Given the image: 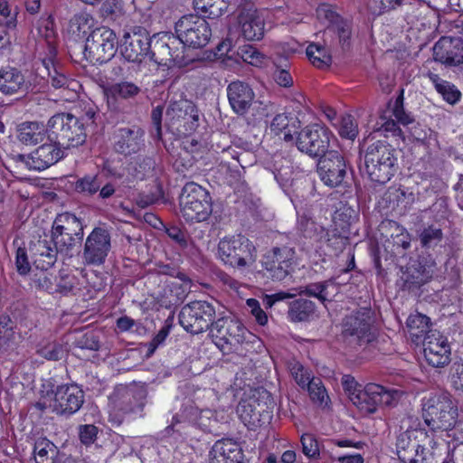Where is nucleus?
I'll use <instances>...</instances> for the list:
<instances>
[{"instance_id": "nucleus-41", "label": "nucleus", "mask_w": 463, "mask_h": 463, "mask_svg": "<svg viewBox=\"0 0 463 463\" xmlns=\"http://www.w3.org/2000/svg\"><path fill=\"white\" fill-rule=\"evenodd\" d=\"M170 55L173 58V67H185L194 61V58L186 51V44L181 41L180 37L175 35L170 36Z\"/></svg>"}, {"instance_id": "nucleus-63", "label": "nucleus", "mask_w": 463, "mask_h": 463, "mask_svg": "<svg viewBox=\"0 0 463 463\" xmlns=\"http://www.w3.org/2000/svg\"><path fill=\"white\" fill-rule=\"evenodd\" d=\"M165 232L170 239L179 245L182 249H187L190 244V239L185 231L177 226H170L165 229Z\"/></svg>"}, {"instance_id": "nucleus-56", "label": "nucleus", "mask_w": 463, "mask_h": 463, "mask_svg": "<svg viewBox=\"0 0 463 463\" xmlns=\"http://www.w3.org/2000/svg\"><path fill=\"white\" fill-rule=\"evenodd\" d=\"M339 134L342 137L354 140L358 135L357 124L351 115H345L341 118Z\"/></svg>"}, {"instance_id": "nucleus-32", "label": "nucleus", "mask_w": 463, "mask_h": 463, "mask_svg": "<svg viewBox=\"0 0 463 463\" xmlns=\"http://www.w3.org/2000/svg\"><path fill=\"white\" fill-rule=\"evenodd\" d=\"M243 452L241 445L231 439L217 440L210 454V463H242Z\"/></svg>"}, {"instance_id": "nucleus-57", "label": "nucleus", "mask_w": 463, "mask_h": 463, "mask_svg": "<svg viewBox=\"0 0 463 463\" xmlns=\"http://www.w3.org/2000/svg\"><path fill=\"white\" fill-rule=\"evenodd\" d=\"M405 0H373L370 5L373 14L381 15L401 6Z\"/></svg>"}, {"instance_id": "nucleus-29", "label": "nucleus", "mask_w": 463, "mask_h": 463, "mask_svg": "<svg viewBox=\"0 0 463 463\" xmlns=\"http://www.w3.org/2000/svg\"><path fill=\"white\" fill-rule=\"evenodd\" d=\"M424 356L433 367H443L450 362V347L443 335H428L423 343Z\"/></svg>"}, {"instance_id": "nucleus-19", "label": "nucleus", "mask_w": 463, "mask_h": 463, "mask_svg": "<svg viewBox=\"0 0 463 463\" xmlns=\"http://www.w3.org/2000/svg\"><path fill=\"white\" fill-rule=\"evenodd\" d=\"M317 16L320 21L328 24L325 34L333 37L331 47L339 45L342 52L349 50L351 46V25L344 20L335 8L328 4H321L317 8Z\"/></svg>"}, {"instance_id": "nucleus-27", "label": "nucleus", "mask_w": 463, "mask_h": 463, "mask_svg": "<svg viewBox=\"0 0 463 463\" xmlns=\"http://www.w3.org/2000/svg\"><path fill=\"white\" fill-rule=\"evenodd\" d=\"M145 131L137 126L118 128L114 136V149L118 154L130 156L145 147Z\"/></svg>"}, {"instance_id": "nucleus-10", "label": "nucleus", "mask_w": 463, "mask_h": 463, "mask_svg": "<svg viewBox=\"0 0 463 463\" xmlns=\"http://www.w3.org/2000/svg\"><path fill=\"white\" fill-rule=\"evenodd\" d=\"M284 140L295 141L297 148L310 157H321L328 152L330 132L320 125L313 124L302 128L296 137L289 131L285 132Z\"/></svg>"}, {"instance_id": "nucleus-17", "label": "nucleus", "mask_w": 463, "mask_h": 463, "mask_svg": "<svg viewBox=\"0 0 463 463\" xmlns=\"http://www.w3.org/2000/svg\"><path fill=\"white\" fill-rule=\"evenodd\" d=\"M247 333L242 323L232 317H222L215 320L210 332L215 345L223 352L241 345Z\"/></svg>"}, {"instance_id": "nucleus-22", "label": "nucleus", "mask_w": 463, "mask_h": 463, "mask_svg": "<svg viewBox=\"0 0 463 463\" xmlns=\"http://www.w3.org/2000/svg\"><path fill=\"white\" fill-rule=\"evenodd\" d=\"M111 250V234L103 227H95L87 236L82 251L83 263L100 266Z\"/></svg>"}, {"instance_id": "nucleus-4", "label": "nucleus", "mask_w": 463, "mask_h": 463, "mask_svg": "<svg viewBox=\"0 0 463 463\" xmlns=\"http://www.w3.org/2000/svg\"><path fill=\"white\" fill-rule=\"evenodd\" d=\"M48 126L58 146L61 148L78 147L86 141L84 122L71 113H59L52 116L48 121Z\"/></svg>"}, {"instance_id": "nucleus-40", "label": "nucleus", "mask_w": 463, "mask_h": 463, "mask_svg": "<svg viewBox=\"0 0 463 463\" xmlns=\"http://www.w3.org/2000/svg\"><path fill=\"white\" fill-rule=\"evenodd\" d=\"M24 82V76L16 69L11 68L0 71V91L4 94L15 93L21 89Z\"/></svg>"}, {"instance_id": "nucleus-60", "label": "nucleus", "mask_w": 463, "mask_h": 463, "mask_svg": "<svg viewBox=\"0 0 463 463\" xmlns=\"http://www.w3.org/2000/svg\"><path fill=\"white\" fill-rule=\"evenodd\" d=\"M78 430L79 439L85 446L93 444L97 439L99 429L93 424L80 425Z\"/></svg>"}, {"instance_id": "nucleus-37", "label": "nucleus", "mask_w": 463, "mask_h": 463, "mask_svg": "<svg viewBox=\"0 0 463 463\" xmlns=\"http://www.w3.org/2000/svg\"><path fill=\"white\" fill-rule=\"evenodd\" d=\"M195 106L187 99L170 101L166 109V115L173 119H184L187 122L198 121Z\"/></svg>"}, {"instance_id": "nucleus-49", "label": "nucleus", "mask_w": 463, "mask_h": 463, "mask_svg": "<svg viewBox=\"0 0 463 463\" xmlns=\"http://www.w3.org/2000/svg\"><path fill=\"white\" fill-rule=\"evenodd\" d=\"M34 90L33 84L31 86V91ZM44 90H39V86L35 88V91L31 95V111L33 113L43 117L45 113L48 112V109L51 107L52 102L46 96L42 93Z\"/></svg>"}, {"instance_id": "nucleus-23", "label": "nucleus", "mask_w": 463, "mask_h": 463, "mask_svg": "<svg viewBox=\"0 0 463 463\" xmlns=\"http://www.w3.org/2000/svg\"><path fill=\"white\" fill-rule=\"evenodd\" d=\"M140 92V87L131 81H120L103 88L108 109L115 114L123 113L125 100L135 99Z\"/></svg>"}, {"instance_id": "nucleus-13", "label": "nucleus", "mask_w": 463, "mask_h": 463, "mask_svg": "<svg viewBox=\"0 0 463 463\" xmlns=\"http://www.w3.org/2000/svg\"><path fill=\"white\" fill-rule=\"evenodd\" d=\"M20 197L22 198V202L18 204L16 221L19 222V224H16L19 232L13 241V247L14 250V267L16 271V273H14L13 275V279H16L19 286L22 287L19 278L23 279L24 282L27 281V276L29 275V259L26 232H24L21 230L29 220V213H26L28 205L27 196L20 194Z\"/></svg>"}, {"instance_id": "nucleus-58", "label": "nucleus", "mask_w": 463, "mask_h": 463, "mask_svg": "<svg viewBox=\"0 0 463 463\" xmlns=\"http://www.w3.org/2000/svg\"><path fill=\"white\" fill-rule=\"evenodd\" d=\"M238 55L243 61L251 65L261 63L263 55L252 45L247 44L239 48Z\"/></svg>"}, {"instance_id": "nucleus-46", "label": "nucleus", "mask_w": 463, "mask_h": 463, "mask_svg": "<svg viewBox=\"0 0 463 463\" xmlns=\"http://www.w3.org/2000/svg\"><path fill=\"white\" fill-rule=\"evenodd\" d=\"M102 185V181L99 175H86L78 179L75 183V190L78 193L93 195Z\"/></svg>"}, {"instance_id": "nucleus-14", "label": "nucleus", "mask_w": 463, "mask_h": 463, "mask_svg": "<svg viewBox=\"0 0 463 463\" xmlns=\"http://www.w3.org/2000/svg\"><path fill=\"white\" fill-rule=\"evenodd\" d=\"M295 254L294 247L288 244L272 247L261 260L265 276L274 281H283L293 271Z\"/></svg>"}, {"instance_id": "nucleus-50", "label": "nucleus", "mask_w": 463, "mask_h": 463, "mask_svg": "<svg viewBox=\"0 0 463 463\" xmlns=\"http://www.w3.org/2000/svg\"><path fill=\"white\" fill-rule=\"evenodd\" d=\"M430 317L420 313L411 314L407 319V326L411 331V335L417 337L425 334L429 330Z\"/></svg>"}, {"instance_id": "nucleus-43", "label": "nucleus", "mask_w": 463, "mask_h": 463, "mask_svg": "<svg viewBox=\"0 0 463 463\" xmlns=\"http://www.w3.org/2000/svg\"><path fill=\"white\" fill-rule=\"evenodd\" d=\"M426 282L419 269L415 265H411L405 270H402L398 285L402 290L414 291Z\"/></svg>"}, {"instance_id": "nucleus-33", "label": "nucleus", "mask_w": 463, "mask_h": 463, "mask_svg": "<svg viewBox=\"0 0 463 463\" xmlns=\"http://www.w3.org/2000/svg\"><path fill=\"white\" fill-rule=\"evenodd\" d=\"M34 150H31V168L43 170L55 164L63 157L61 147L58 146L56 140L37 145Z\"/></svg>"}, {"instance_id": "nucleus-12", "label": "nucleus", "mask_w": 463, "mask_h": 463, "mask_svg": "<svg viewBox=\"0 0 463 463\" xmlns=\"http://www.w3.org/2000/svg\"><path fill=\"white\" fill-rule=\"evenodd\" d=\"M216 311L213 304L196 300L184 305L179 313V323L183 328L194 335L210 329L214 323Z\"/></svg>"}, {"instance_id": "nucleus-53", "label": "nucleus", "mask_w": 463, "mask_h": 463, "mask_svg": "<svg viewBox=\"0 0 463 463\" xmlns=\"http://www.w3.org/2000/svg\"><path fill=\"white\" fill-rule=\"evenodd\" d=\"M49 128H46L42 122L31 121V146L52 140Z\"/></svg>"}, {"instance_id": "nucleus-55", "label": "nucleus", "mask_w": 463, "mask_h": 463, "mask_svg": "<svg viewBox=\"0 0 463 463\" xmlns=\"http://www.w3.org/2000/svg\"><path fill=\"white\" fill-rule=\"evenodd\" d=\"M301 444L303 453L309 458H318L320 448L318 441L314 435L305 433L301 436Z\"/></svg>"}, {"instance_id": "nucleus-35", "label": "nucleus", "mask_w": 463, "mask_h": 463, "mask_svg": "<svg viewBox=\"0 0 463 463\" xmlns=\"http://www.w3.org/2000/svg\"><path fill=\"white\" fill-rule=\"evenodd\" d=\"M94 26V18L88 13L74 14L68 24L67 32L73 37L74 41H80L91 32Z\"/></svg>"}, {"instance_id": "nucleus-62", "label": "nucleus", "mask_w": 463, "mask_h": 463, "mask_svg": "<svg viewBox=\"0 0 463 463\" xmlns=\"http://www.w3.org/2000/svg\"><path fill=\"white\" fill-rule=\"evenodd\" d=\"M121 11L119 0H106L100 7V14L105 19L115 20L121 14Z\"/></svg>"}, {"instance_id": "nucleus-61", "label": "nucleus", "mask_w": 463, "mask_h": 463, "mask_svg": "<svg viewBox=\"0 0 463 463\" xmlns=\"http://www.w3.org/2000/svg\"><path fill=\"white\" fill-rule=\"evenodd\" d=\"M36 353L50 361H58L63 354V349L55 343H49L43 347H39Z\"/></svg>"}, {"instance_id": "nucleus-51", "label": "nucleus", "mask_w": 463, "mask_h": 463, "mask_svg": "<svg viewBox=\"0 0 463 463\" xmlns=\"http://www.w3.org/2000/svg\"><path fill=\"white\" fill-rule=\"evenodd\" d=\"M298 229L303 236L307 238L319 236V238L322 239L325 233V230L322 226L317 224L312 219L307 216H300L298 218Z\"/></svg>"}, {"instance_id": "nucleus-11", "label": "nucleus", "mask_w": 463, "mask_h": 463, "mask_svg": "<svg viewBox=\"0 0 463 463\" xmlns=\"http://www.w3.org/2000/svg\"><path fill=\"white\" fill-rule=\"evenodd\" d=\"M394 388H386L376 383H369L352 397V402L364 413H373L379 406H394L402 395Z\"/></svg>"}, {"instance_id": "nucleus-2", "label": "nucleus", "mask_w": 463, "mask_h": 463, "mask_svg": "<svg viewBox=\"0 0 463 463\" xmlns=\"http://www.w3.org/2000/svg\"><path fill=\"white\" fill-rule=\"evenodd\" d=\"M364 168L371 181L384 184L397 171L395 150L385 141L378 140L361 149Z\"/></svg>"}, {"instance_id": "nucleus-47", "label": "nucleus", "mask_w": 463, "mask_h": 463, "mask_svg": "<svg viewBox=\"0 0 463 463\" xmlns=\"http://www.w3.org/2000/svg\"><path fill=\"white\" fill-rule=\"evenodd\" d=\"M53 384L50 381L42 383L41 387L38 390V393L41 398L38 402L31 404L34 410L39 411V417L45 411L48 407L52 406V398L54 395Z\"/></svg>"}, {"instance_id": "nucleus-15", "label": "nucleus", "mask_w": 463, "mask_h": 463, "mask_svg": "<svg viewBox=\"0 0 463 463\" xmlns=\"http://www.w3.org/2000/svg\"><path fill=\"white\" fill-rule=\"evenodd\" d=\"M175 33L188 47L199 49L206 46L212 37L208 22L202 16H182L175 25Z\"/></svg>"}, {"instance_id": "nucleus-20", "label": "nucleus", "mask_w": 463, "mask_h": 463, "mask_svg": "<svg viewBox=\"0 0 463 463\" xmlns=\"http://www.w3.org/2000/svg\"><path fill=\"white\" fill-rule=\"evenodd\" d=\"M320 180L328 187L348 185V166L344 156L335 150L328 151L317 163Z\"/></svg>"}, {"instance_id": "nucleus-39", "label": "nucleus", "mask_w": 463, "mask_h": 463, "mask_svg": "<svg viewBox=\"0 0 463 463\" xmlns=\"http://www.w3.org/2000/svg\"><path fill=\"white\" fill-rule=\"evenodd\" d=\"M170 36L164 34L154 43L153 49L150 48L149 58L158 65L173 67V58L170 55Z\"/></svg>"}, {"instance_id": "nucleus-31", "label": "nucleus", "mask_w": 463, "mask_h": 463, "mask_svg": "<svg viewBox=\"0 0 463 463\" xmlns=\"http://www.w3.org/2000/svg\"><path fill=\"white\" fill-rule=\"evenodd\" d=\"M241 34L248 41H258L264 36V17L252 7L244 8L238 15Z\"/></svg>"}, {"instance_id": "nucleus-28", "label": "nucleus", "mask_w": 463, "mask_h": 463, "mask_svg": "<svg viewBox=\"0 0 463 463\" xmlns=\"http://www.w3.org/2000/svg\"><path fill=\"white\" fill-rule=\"evenodd\" d=\"M433 57L447 66L463 63V40L460 37L443 36L433 47Z\"/></svg>"}, {"instance_id": "nucleus-16", "label": "nucleus", "mask_w": 463, "mask_h": 463, "mask_svg": "<svg viewBox=\"0 0 463 463\" xmlns=\"http://www.w3.org/2000/svg\"><path fill=\"white\" fill-rule=\"evenodd\" d=\"M116 33L106 26L93 29L86 39L84 55L91 62L109 61L116 52Z\"/></svg>"}, {"instance_id": "nucleus-6", "label": "nucleus", "mask_w": 463, "mask_h": 463, "mask_svg": "<svg viewBox=\"0 0 463 463\" xmlns=\"http://www.w3.org/2000/svg\"><path fill=\"white\" fill-rule=\"evenodd\" d=\"M218 257L224 265L244 269L256 260V249L245 236L225 237L218 243Z\"/></svg>"}, {"instance_id": "nucleus-25", "label": "nucleus", "mask_w": 463, "mask_h": 463, "mask_svg": "<svg viewBox=\"0 0 463 463\" xmlns=\"http://www.w3.org/2000/svg\"><path fill=\"white\" fill-rule=\"evenodd\" d=\"M146 392L136 387L121 386L113 394V410L119 416L137 413L143 410Z\"/></svg>"}, {"instance_id": "nucleus-52", "label": "nucleus", "mask_w": 463, "mask_h": 463, "mask_svg": "<svg viewBox=\"0 0 463 463\" xmlns=\"http://www.w3.org/2000/svg\"><path fill=\"white\" fill-rule=\"evenodd\" d=\"M16 343V334L9 317H0V347Z\"/></svg>"}, {"instance_id": "nucleus-48", "label": "nucleus", "mask_w": 463, "mask_h": 463, "mask_svg": "<svg viewBox=\"0 0 463 463\" xmlns=\"http://www.w3.org/2000/svg\"><path fill=\"white\" fill-rule=\"evenodd\" d=\"M311 400L319 406H326L329 400L326 390L320 378L312 377L306 386Z\"/></svg>"}, {"instance_id": "nucleus-59", "label": "nucleus", "mask_w": 463, "mask_h": 463, "mask_svg": "<svg viewBox=\"0 0 463 463\" xmlns=\"http://www.w3.org/2000/svg\"><path fill=\"white\" fill-rule=\"evenodd\" d=\"M290 373L296 383L302 388H305L311 382L310 372L299 363H295L291 365Z\"/></svg>"}, {"instance_id": "nucleus-9", "label": "nucleus", "mask_w": 463, "mask_h": 463, "mask_svg": "<svg viewBox=\"0 0 463 463\" xmlns=\"http://www.w3.org/2000/svg\"><path fill=\"white\" fill-rule=\"evenodd\" d=\"M183 217L187 222H204L212 213V202L208 192L195 183H187L180 195Z\"/></svg>"}, {"instance_id": "nucleus-64", "label": "nucleus", "mask_w": 463, "mask_h": 463, "mask_svg": "<svg viewBox=\"0 0 463 463\" xmlns=\"http://www.w3.org/2000/svg\"><path fill=\"white\" fill-rule=\"evenodd\" d=\"M450 383L456 391L463 392V361L456 362L451 366Z\"/></svg>"}, {"instance_id": "nucleus-34", "label": "nucleus", "mask_w": 463, "mask_h": 463, "mask_svg": "<svg viewBox=\"0 0 463 463\" xmlns=\"http://www.w3.org/2000/svg\"><path fill=\"white\" fill-rule=\"evenodd\" d=\"M298 295H306L317 298L321 303L330 301L337 291L334 279L309 283L296 288Z\"/></svg>"}, {"instance_id": "nucleus-5", "label": "nucleus", "mask_w": 463, "mask_h": 463, "mask_svg": "<svg viewBox=\"0 0 463 463\" xmlns=\"http://www.w3.org/2000/svg\"><path fill=\"white\" fill-rule=\"evenodd\" d=\"M34 231L31 240V258L36 269L48 270L57 260L56 247L53 245L52 236L49 238L48 232L50 222L37 216L33 220Z\"/></svg>"}, {"instance_id": "nucleus-18", "label": "nucleus", "mask_w": 463, "mask_h": 463, "mask_svg": "<svg viewBox=\"0 0 463 463\" xmlns=\"http://www.w3.org/2000/svg\"><path fill=\"white\" fill-rule=\"evenodd\" d=\"M151 38L146 29L134 26L124 31L119 42V52L125 61L141 63L149 56Z\"/></svg>"}, {"instance_id": "nucleus-54", "label": "nucleus", "mask_w": 463, "mask_h": 463, "mask_svg": "<svg viewBox=\"0 0 463 463\" xmlns=\"http://www.w3.org/2000/svg\"><path fill=\"white\" fill-rule=\"evenodd\" d=\"M414 265L417 269H419L427 282L437 275V263L435 260L430 255L427 257H420L418 260V263Z\"/></svg>"}, {"instance_id": "nucleus-24", "label": "nucleus", "mask_w": 463, "mask_h": 463, "mask_svg": "<svg viewBox=\"0 0 463 463\" xmlns=\"http://www.w3.org/2000/svg\"><path fill=\"white\" fill-rule=\"evenodd\" d=\"M84 402V392L77 385L58 386L53 396L52 411L58 415L70 416Z\"/></svg>"}, {"instance_id": "nucleus-8", "label": "nucleus", "mask_w": 463, "mask_h": 463, "mask_svg": "<svg viewBox=\"0 0 463 463\" xmlns=\"http://www.w3.org/2000/svg\"><path fill=\"white\" fill-rule=\"evenodd\" d=\"M428 439L422 429H409L397 437L396 451L402 463H438L435 452L425 453L424 445Z\"/></svg>"}, {"instance_id": "nucleus-38", "label": "nucleus", "mask_w": 463, "mask_h": 463, "mask_svg": "<svg viewBox=\"0 0 463 463\" xmlns=\"http://www.w3.org/2000/svg\"><path fill=\"white\" fill-rule=\"evenodd\" d=\"M33 454L34 463H54L58 449L47 438L39 437L34 441Z\"/></svg>"}, {"instance_id": "nucleus-3", "label": "nucleus", "mask_w": 463, "mask_h": 463, "mask_svg": "<svg viewBox=\"0 0 463 463\" xmlns=\"http://www.w3.org/2000/svg\"><path fill=\"white\" fill-rule=\"evenodd\" d=\"M457 416L458 409L449 393H434L423 400L422 417L432 430L451 428Z\"/></svg>"}, {"instance_id": "nucleus-26", "label": "nucleus", "mask_w": 463, "mask_h": 463, "mask_svg": "<svg viewBox=\"0 0 463 463\" xmlns=\"http://www.w3.org/2000/svg\"><path fill=\"white\" fill-rule=\"evenodd\" d=\"M237 411L244 425L252 430L268 423L270 419L267 402L255 397L242 400L237 407Z\"/></svg>"}, {"instance_id": "nucleus-42", "label": "nucleus", "mask_w": 463, "mask_h": 463, "mask_svg": "<svg viewBox=\"0 0 463 463\" xmlns=\"http://www.w3.org/2000/svg\"><path fill=\"white\" fill-rule=\"evenodd\" d=\"M417 234L421 247L425 249L435 248L443 239L442 229L436 223L422 226L417 230Z\"/></svg>"}, {"instance_id": "nucleus-44", "label": "nucleus", "mask_w": 463, "mask_h": 463, "mask_svg": "<svg viewBox=\"0 0 463 463\" xmlns=\"http://www.w3.org/2000/svg\"><path fill=\"white\" fill-rule=\"evenodd\" d=\"M194 6L204 16L215 19L227 10L228 4L225 0H194Z\"/></svg>"}, {"instance_id": "nucleus-30", "label": "nucleus", "mask_w": 463, "mask_h": 463, "mask_svg": "<svg viewBox=\"0 0 463 463\" xmlns=\"http://www.w3.org/2000/svg\"><path fill=\"white\" fill-rule=\"evenodd\" d=\"M227 96L232 109L241 116L245 115L255 103L253 90L243 81L231 82L227 87Z\"/></svg>"}, {"instance_id": "nucleus-1", "label": "nucleus", "mask_w": 463, "mask_h": 463, "mask_svg": "<svg viewBox=\"0 0 463 463\" xmlns=\"http://www.w3.org/2000/svg\"><path fill=\"white\" fill-rule=\"evenodd\" d=\"M38 35L42 38L36 44L38 57L33 59L31 68V81L33 88L39 86V90H44L49 81L56 88L72 89L79 86L78 81L70 80L62 72H60L53 64L56 55L54 46L55 32L52 17L41 19L37 27ZM33 82H31V86Z\"/></svg>"}, {"instance_id": "nucleus-21", "label": "nucleus", "mask_w": 463, "mask_h": 463, "mask_svg": "<svg viewBox=\"0 0 463 463\" xmlns=\"http://www.w3.org/2000/svg\"><path fill=\"white\" fill-rule=\"evenodd\" d=\"M372 324L371 310L359 309L345 317L343 334L359 345L370 344L376 338Z\"/></svg>"}, {"instance_id": "nucleus-36", "label": "nucleus", "mask_w": 463, "mask_h": 463, "mask_svg": "<svg viewBox=\"0 0 463 463\" xmlns=\"http://www.w3.org/2000/svg\"><path fill=\"white\" fill-rule=\"evenodd\" d=\"M316 304L307 298H297L288 305V317L292 322H306L313 317Z\"/></svg>"}, {"instance_id": "nucleus-45", "label": "nucleus", "mask_w": 463, "mask_h": 463, "mask_svg": "<svg viewBox=\"0 0 463 463\" xmlns=\"http://www.w3.org/2000/svg\"><path fill=\"white\" fill-rule=\"evenodd\" d=\"M306 53L313 65L319 69L327 68L331 64L332 56L325 46L310 43L307 47Z\"/></svg>"}, {"instance_id": "nucleus-7", "label": "nucleus", "mask_w": 463, "mask_h": 463, "mask_svg": "<svg viewBox=\"0 0 463 463\" xmlns=\"http://www.w3.org/2000/svg\"><path fill=\"white\" fill-rule=\"evenodd\" d=\"M83 224L80 219L70 213L58 214L52 225L53 245L61 253L68 254L83 239Z\"/></svg>"}]
</instances>
